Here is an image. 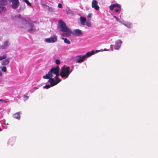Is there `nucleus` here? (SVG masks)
<instances>
[{
	"mask_svg": "<svg viewBox=\"0 0 158 158\" xmlns=\"http://www.w3.org/2000/svg\"><path fill=\"white\" fill-rule=\"evenodd\" d=\"M23 100L24 101H25L28 98V96L25 95H24L23 96Z\"/></svg>",
	"mask_w": 158,
	"mask_h": 158,
	"instance_id": "obj_28",
	"label": "nucleus"
},
{
	"mask_svg": "<svg viewBox=\"0 0 158 158\" xmlns=\"http://www.w3.org/2000/svg\"><path fill=\"white\" fill-rule=\"evenodd\" d=\"M10 2H12L11 6L13 9H15L18 7L19 5V0H9Z\"/></svg>",
	"mask_w": 158,
	"mask_h": 158,
	"instance_id": "obj_8",
	"label": "nucleus"
},
{
	"mask_svg": "<svg viewBox=\"0 0 158 158\" xmlns=\"http://www.w3.org/2000/svg\"><path fill=\"white\" fill-rule=\"evenodd\" d=\"M70 69L69 67L66 65H64L61 68L60 72V75L64 79H65L68 78L70 74L71 73L72 70H70Z\"/></svg>",
	"mask_w": 158,
	"mask_h": 158,
	"instance_id": "obj_4",
	"label": "nucleus"
},
{
	"mask_svg": "<svg viewBox=\"0 0 158 158\" xmlns=\"http://www.w3.org/2000/svg\"><path fill=\"white\" fill-rule=\"evenodd\" d=\"M122 23L129 28L132 27V24L130 22L123 21Z\"/></svg>",
	"mask_w": 158,
	"mask_h": 158,
	"instance_id": "obj_13",
	"label": "nucleus"
},
{
	"mask_svg": "<svg viewBox=\"0 0 158 158\" xmlns=\"http://www.w3.org/2000/svg\"><path fill=\"white\" fill-rule=\"evenodd\" d=\"M15 140L12 139H9L8 143L10 145H13L15 143Z\"/></svg>",
	"mask_w": 158,
	"mask_h": 158,
	"instance_id": "obj_21",
	"label": "nucleus"
},
{
	"mask_svg": "<svg viewBox=\"0 0 158 158\" xmlns=\"http://www.w3.org/2000/svg\"><path fill=\"white\" fill-rule=\"evenodd\" d=\"M21 114V112H19L13 115L14 118L19 120L20 118V115Z\"/></svg>",
	"mask_w": 158,
	"mask_h": 158,
	"instance_id": "obj_17",
	"label": "nucleus"
},
{
	"mask_svg": "<svg viewBox=\"0 0 158 158\" xmlns=\"http://www.w3.org/2000/svg\"><path fill=\"white\" fill-rule=\"evenodd\" d=\"M4 101V100L2 99H0V101L3 102Z\"/></svg>",
	"mask_w": 158,
	"mask_h": 158,
	"instance_id": "obj_35",
	"label": "nucleus"
},
{
	"mask_svg": "<svg viewBox=\"0 0 158 158\" xmlns=\"http://www.w3.org/2000/svg\"><path fill=\"white\" fill-rule=\"evenodd\" d=\"M65 31V32H66V33H63L61 35L63 36H65V37H69L71 35V34L72 33V31L70 30V31Z\"/></svg>",
	"mask_w": 158,
	"mask_h": 158,
	"instance_id": "obj_15",
	"label": "nucleus"
},
{
	"mask_svg": "<svg viewBox=\"0 0 158 158\" xmlns=\"http://www.w3.org/2000/svg\"><path fill=\"white\" fill-rule=\"evenodd\" d=\"M103 51H108V50H107L106 48H105L104 49Z\"/></svg>",
	"mask_w": 158,
	"mask_h": 158,
	"instance_id": "obj_34",
	"label": "nucleus"
},
{
	"mask_svg": "<svg viewBox=\"0 0 158 158\" xmlns=\"http://www.w3.org/2000/svg\"><path fill=\"white\" fill-rule=\"evenodd\" d=\"M7 3L6 0H0V5H6Z\"/></svg>",
	"mask_w": 158,
	"mask_h": 158,
	"instance_id": "obj_18",
	"label": "nucleus"
},
{
	"mask_svg": "<svg viewBox=\"0 0 158 158\" xmlns=\"http://www.w3.org/2000/svg\"><path fill=\"white\" fill-rule=\"evenodd\" d=\"M95 51L92 50L91 52H87L85 55H80L76 56L74 57V60L78 63L83 62L86 57H89L95 54Z\"/></svg>",
	"mask_w": 158,
	"mask_h": 158,
	"instance_id": "obj_3",
	"label": "nucleus"
},
{
	"mask_svg": "<svg viewBox=\"0 0 158 158\" xmlns=\"http://www.w3.org/2000/svg\"><path fill=\"white\" fill-rule=\"evenodd\" d=\"M73 35H76L77 36H79L80 35L82 34L81 31L78 29H77L74 30L73 32L72 33Z\"/></svg>",
	"mask_w": 158,
	"mask_h": 158,
	"instance_id": "obj_12",
	"label": "nucleus"
},
{
	"mask_svg": "<svg viewBox=\"0 0 158 158\" xmlns=\"http://www.w3.org/2000/svg\"><path fill=\"white\" fill-rule=\"evenodd\" d=\"M58 6L60 8H62V6L61 4L59 3L58 5Z\"/></svg>",
	"mask_w": 158,
	"mask_h": 158,
	"instance_id": "obj_31",
	"label": "nucleus"
},
{
	"mask_svg": "<svg viewBox=\"0 0 158 158\" xmlns=\"http://www.w3.org/2000/svg\"><path fill=\"white\" fill-rule=\"evenodd\" d=\"M6 7L3 6H0V13L5 12L6 11Z\"/></svg>",
	"mask_w": 158,
	"mask_h": 158,
	"instance_id": "obj_22",
	"label": "nucleus"
},
{
	"mask_svg": "<svg viewBox=\"0 0 158 158\" xmlns=\"http://www.w3.org/2000/svg\"><path fill=\"white\" fill-rule=\"evenodd\" d=\"M10 59L8 58L3 60L1 63V64L2 65H6L8 64L10 62Z\"/></svg>",
	"mask_w": 158,
	"mask_h": 158,
	"instance_id": "obj_14",
	"label": "nucleus"
},
{
	"mask_svg": "<svg viewBox=\"0 0 158 158\" xmlns=\"http://www.w3.org/2000/svg\"><path fill=\"white\" fill-rule=\"evenodd\" d=\"M113 17L115 18V19H116V20L118 22L121 23H122V22L120 20V19L118 18H117V17L115 16H114V15L113 16Z\"/></svg>",
	"mask_w": 158,
	"mask_h": 158,
	"instance_id": "obj_27",
	"label": "nucleus"
},
{
	"mask_svg": "<svg viewBox=\"0 0 158 158\" xmlns=\"http://www.w3.org/2000/svg\"><path fill=\"white\" fill-rule=\"evenodd\" d=\"M10 45L9 41L7 40L3 42L1 47L2 49H6L9 47Z\"/></svg>",
	"mask_w": 158,
	"mask_h": 158,
	"instance_id": "obj_11",
	"label": "nucleus"
},
{
	"mask_svg": "<svg viewBox=\"0 0 158 158\" xmlns=\"http://www.w3.org/2000/svg\"><path fill=\"white\" fill-rule=\"evenodd\" d=\"M0 68L2 70L3 72H5L6 71V67L5 66L0 67Z\"/></svg>",
	"mask_w": 158,
	"mask_h": 158,
	"instance_id": "obj_24",
	"label": "nucleus"
},
{
	"mask_svg": "<svg viewBox=\"0 0 158 158\" xmlns=\"http://www.w3.org/2000/svg\"><path fill=\"white\" fill-rule=\"evenodd\" d=\"M38 89V88H37V87H34L33 89H33H32L31 90H30V92H31V93H33L35 90L37 89Z\"/></svg>",
	"mask_w": 158,
	"mask_h": 158,
	"instance_id": "obj_29",
	"label": "nucleus"
},
{
	"mask_svg": "<svg viewBox=\"0 0 158 158\" xmlns=\"http://www.w3.org/2000/svg\"><path fill=\"white\" fill-rule=\"evenodd\" d=\"M85 25L87 26L88 27H90L91 26L90 23L88 21H86L85 23Z\"/></svg>",
	"mask_w": 158,
	"mask_h": 158,
	"instance_id": "obj_25",
	"label": "nucleus"
},
{
	"mask_svg": "<svg viewBox=\"0 0 158 158\" xmlns=\"http://www.w3.org/2000/svg\"><path fill=\"white\" fill-rule=\"evenodd\" d=\"M58 23L60 28V31H70V29L68 28L66 26L65 23L62 20H59Z\"/></svg>",
	"mask_w": 158,
	"mask_h": 158,
	"instance_id": "obj_6",
	"label": "nucleus"
},
{
	"mask_svg": "<svg viewBox=\"0 0 158 158\" xmlns=\"http://www.w3.org/2000/svg\"><path fill=\"white\" fill-rule=\"evenodd\" d=\"M41 5L43 7L46 9L48 10L49 11H50V7L47 6V5L44 4H41Z\"/></svg>",
	"mask_w": 158,
	"mask_h": 158,
	"instance_id": "obj_19",
	"label": "nucleus"
},
{
	"mask_svg": "<svg viewBox=\"0 0 158 158\" xmlns=\"http://www.w3.org/2000/svg\"><path fill=\"white\" fill-rule=\"evenodd\" d=\"M7 57V55L6 54H4L2 56H0V60H2L5 59Z\"/></svg>",
	"mask_w": 158,
	"mask_h": 158,
	"instance_id": "obj_23",
	"label": "nucleus"
},
{
	"mask_svg": "<svg viewBox=\"0 0 158 158\" xmlns=\"http://www.w3.org/2000/svg\"><path fill=\"white\" fill-rule=\"evenodd\" d=\"M57 40V37L56 35H53L51 37L46 38L45 39V42L47 43H52L56 42Z\"/></svg>",
	"mask_w": 158,
	"mask_h": 158,
	"instance_id": "obj_7",
	"label": "nucleus"
},
{
	"mask_svg": "<svg viewBox=\"0 0 158 158\" xmlns=\"http://www.w3.org/2000/svg\"><path fill=\"white\" fill-rule=\"evenodd\" d=\"M24 2L27 4L29 6H31V4L30 3L28 0H24Z\"/></svg>",
	"mask_w": 158,
	"mask_h": 158,
	"instance_id": "obj_26",
	"label": "nucleus"
},
{
	"mask_svg": "<svg viewBox=\"0 0 158 158\" xmlns=\"http://www.w3.org/2000/svg\"><path fill=\"white\" fill-rule=\"evenodd\" d=\"M122 43V42L120 40H119L116 41L114 45V49L117 50H118L121 46Z\"/></svg>",
	"mask_w": 158,
	"mask_h": 158,
	"instance_id": "obj_9",
	"label": "nucleus"
},
{
	"mask_svg": "<svg viewBox=\"0 0 158 158\" xmlns=\"http://www.w3.org/2000/svg\"><path fill=\"white\" fill-rule=\"evenodd\" d=\"M21 23V24L19 26L20 27L26 28L28 31L30 32L35 30V28L32 21H27L26 19H24L22 20Z\"/></svg>",
	"mask_w": 158,
	"mask_h": 158,
	"instance_id": "obj_2",
	"label": "nucleus"
},
{
	"mask_svg": "<svg viewBox=\"0 0 158 158\" xmlns=\"http://www.w3.org/2000/svg\"><path fill=\"white\" fill-rule=\"evenodd\" d=\"M100 51H102V50H96L95 51V52H96V53H98L99 52H100Z\"/></svg>",
	"mask_w": 158,
	"mask_h": 158,
	"instance_id": "obj_32",
	"label": "nucleus"
},
{
	"mask_svg": "<svg viewBox=\"0 0 158 158\" xmlns=\"http://www.w3.org/2000/svg\"><path fill=\"white\" fill-rule=\"evenodd\" d=\"M98 2L96 0H93L92 2V8H94L95 10H99V7L98 5Z\"/></svg>",
	"mask_w": 158,
	"mask_h": 158,
	"instance_id": "obj_10",
	"label": "nucleus"
},
{
	"mask_svg": "<svg viewBox=\"0 0 158 158\" xmlns=\"http://www.w3.org/2000/svg\"><path fill=\"white\" fill-rule=\"evenodd\" d=\"M20 16H21L20 15H19V17L20 18Z\"/></svg>",
	"mask_w": 158,
	"mask_h": 158,
	"instance_id": "obj_36",
	"label": "nucleus"
},
{
	"mask_svg": "<svg viewBox=\"0 0 158 158\" xmlns=\"http://www.w3.org/2000/svg\"><path fill=\"white\" fill-rule=\"evenodd\" d=\"M56 63L57 64H59L60 63V61L59 60H56Z\"/></svg>",
	"mask_w": 158,
	"mask_h": 158,
	"instance_id": "obj_30",
	"label": "nucleus"
},
{
	"mask_svg": "<svg viewBox=\"0 0 158 158\" xmlns=\"http://www.w3.org/2000/svg\"><path fill=\"white\" fill-rule=\"evenodd\" d=\"M61 39L64 40V42L65 43L67 44H70V42L66 38L62 37Z\"/></svg>",
	"mask_w": 158,
	"mask_h": 158,
	"instance_id": "obj_20",
	"label": "nucleus"
},
{
	"mask_svg": "<svg viewBox=\"0 0 158 158\" xmlns=\"http://www.w3.org/2000/svg\"><path fill=\"white\" fill-rule=\"evenodd\" d=\"M91 15H92V14H91V13H89V14H88V15L87 17H88V18H90V17H91Z\"/></svg>",
	"mask_w": 158,
	"mask_h": 158,
	"instance_id": "obj_33",
	"label": "nucleus"
},
{
	"mask_svg": "<svg viewBox=\"0 0 158 158\" xmlns=\"http://www.w3.org/2000/svg\"><path fill=\"white\" fill-rule=\"evenodd\" d=\"M110 10H114L113 12L115 13L116 15L118 14L121 10V6L117 3H114L111 4L110 6Z\"/></svg>",
	"mask_w": 158,
	"mask_h": 158,
	"instance_id": "obj_5",
	"label": "nucleus"
},
{
	"mask_svg": "<svg viewBox=\"0 0 158 158\" xmlns=\"http://www.w3.org/2000/svg\"><path fill=\"white\" fill-rule=\"evenodd\" d=\"M80 20L81 22V24L83 26L85 25V23L86 22V18L85 17H80Z\"/></svg>",
	"mask_w": 158,
	"mask_h": 158,
	"instance_id": "obj_16",
	"label": "nucleus"
},
{
	"mask_svg": "<svg viewBox=\"0 0 158 158\" xmlns=\"http://www.w3.org/2000/svg\"><path fill=\"white\" fill-rule=\"evenodd\" d=\"M59 67H57L51 69L47 74L43 77L44 79H49L48 82L50 83V84L46 85L43 86V88L48 89L51 87L57 84L61 80L58 78L59 76Z\"/></svg>",
	"mask_w": 158,
	"mask_h": 158,
	"instance_id": "obj_1",
	"label": "nucleus"
}]
</instances>
